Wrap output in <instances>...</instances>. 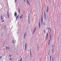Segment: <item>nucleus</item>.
<instances>
[{"instance_id": "5701e85b", "label": "nucleus", "mask_w": 61, "mask_h": 61, "mask_svg": "<svg viewBox=\"0 0 61 61\" xmlns=\"http://www.w3.org/2000/svg\"><path fill=\"white\" fill-rule=\"evenodd\" d=\"M44 32L45 34H46V31H45V30H44Z\"/></svg>"}, {"instance_id": "7c9ffc66", "label": "nucleus", "mask_w": 61, "mask_h": 61, "mask_svg": "<svg viewBox=\"0 0 61 61\" xmlns=\"http://www.w3.org/2000/svg\"><path fill=\"white\" fill-rule=\"evenodd\" d=\"M22 59H23V58H21V59L20 60V61H22Z\"/></svg>"}, {"instance_id": "a211bd4d", "label": "nucleus", "mask_w": 61, "mask_h": 61, "mask_svg": "<svg viewBox=\"0 0 61 61\" xmlns=\"http://www.w3.org/2000/svg\"><path fill=\"white\" fill-rule=\"evenodd\" d=\"M52 61H54V57H53L52 58Z\"/></svg>"}, {"instance_id": "f8f14e48", "label": "nucleus", "mask_w": 61, "mask_h": 61, "mask_svg": "<svg viewBox=\"0 0 61 61\" xmlns=\"http://www.w3.org/2000/svg\"><path fill=\"white\" fill-rule=\"evenodd\" d=\"M23 15H21L20 16V19H21V18H22V17H23Z\"/></svg>"}, {"instance_id": "f03ea898", "label": "nucleus", "mask_w": 61, "mask_h": 61, "mask_svg": "<svg viewBox=\"0 0 61 61\" xmlns=\"http://www.w3.org/2000/svg\"><path fill=\"white\" fill-rule=\"evenodd\" d=\"M27 36V34H26V32L25 33H24V34L23 37V39H25V36Z\"/></svg>"}, {"instance_id": "4468645a", "label": "nucleus", "mask_w": 61, "mask_h": 61, "mask_svg": "<svg viewBox=\"0 0 61 61\" xmlns=\"http://www.w3.org/2000/svg\"><path fill=\"white\" fill-rule=\"evenodd\" d=\"M52 58V56H51L50 57V61H51V58Z\"/></svg>"}, {"instance_id": "6ab92c4d", "label": "nucleus", "mask_w": 61, "mask_h": 61, "mask_svg": "<svg viewBox=\"0 0 61 61\" xmlns=\"http://www.w3.org/2000/svg\"><path fill=\"white\" fill-rule=\"evenodd\" d=\"M54 53V48L52 49V53Z\"/></svg>"}, {"instance_id": "4c0bfd02", "label": "nucleus", "mask_w": 61, "mask_h": 61, "mask_svg": "<svg viewBox=\"0 0 61 61\" xmlns=\"http://www.w3.org/2000/svg\"><path fill=\"white\" fill-rule=\"evenodd\" d=\"M54 45H52V47L53 48H54Z\"/></svg>"}, {"instance_id": "39448f33", "label": "nucleus", "mask_w": 61, "mask_h": 61, "mask_svg": "<svg viewBox=\"0 0 61 61\" xmlns=\"http://www.w3.org/2000/svg\"><path fill=\"white\" fill-rule=\"evenodd\" d=\"M48 34L47 33L46 35V40H47L48 38Z\"/></svg>"}, {"instance_id": "412c9836", "label": "nucleus", "mask_w": 61, "mask_h": 61, "mask_svg": "<svg viewBox=\"0 0 61 61\" xmlns=\"http://www.w3.org/2000/svg\"><path fill=\"white\" fill-rule=\"evenodd\" d=\"M6 50H7L8 49V47L7 46H6Z\"/></svg>"}, {"instance_id": "a878e982", "label": "nucleus", "mask_w": 61, "mask_h": 61, "mask_svg": "<svg viewBox=\"0 0 61 61\" xmlns=\"http://www.w3.org/2000/svg\"><path fill=\"white\" fill-rule=\"evenodd\" d=\"M50 40L51 41V36H50Z\"/></svg>"}, {"instance_id": "9b49d317", "label": "nucleus", "mask_w": 61, "mask_h": 61, "mask_svg": "<svg viewBox=\"0 0 61 61\" xmlns=\"http://www.w3.org/2000/svg\"><path fill=\"white\" fill-rule=\"evenodd\" d=\"M39 28H40V27H41V26H40V21H39Z\"/></svg>"}, {"instance_id": "2eb2a0df", "label": "nucleus", "mask_w": 61, "mask_h": 61, "mask_svg": "<svg viewBox=\"0 0 61 61\" xmlns=\"http://www.w3.org/2000/svg\"><path fill=\"white\" fill-rule=\"evenodd\" d=\"M43 24H44V26H45V25L46 24V22H45V21H44Z\"/></svg>"}, {"instance_id": "79ce46f5", "label": "nucleus", "mask_w": 61, "mask_h": 61, "mask_svg": "<svg viewBox=\"0 0 61 61\" xmlns=\"http://www.w3.org/2000/svg\"><path fill=\"white\" fill-rule=\"evenodd\" d=\"M49 52L50 53V50H49Z\"/></svg>"}, {"instance_id": "37998d69", "label": "nucleus", "mask_w": 61, "mask_h": 61, "mask_svg": "<svg viewBox=\"0 0 61 61\" xmlns=\"http://www.w3.org/2000/svg\"><path fill=\"white\" fill-rule=\"evenodd\" d=\"M17 33H18V32H17Z\"/></svg>"}, {"instance_id": "c03bdc74", "label": "nucleus", "mask_w": 61, "mask_h": 61, "mask_svg": "<svg viewBox=\"0 0 61 61\" xmlns=\"http://www.w3.org/2000/svg\"><path fill=\"white\" fill-rule=\"evenodd\" d=\"M31 14V12H30Z\"/></svg>"}, {"instance_id": "a19ab883", "label": "nucleus", "mask_w": 61, "mask_h": 61, "mask_svg": "<svg viewBox=\"0 0 61 61\" xmlns=\"http://www.w3.org/2000/svg\"><path fill=\"white\" fill-rule=\"evenodd\" d=\"M9 56H11V55H10Z\"/></svg>"}, {"instance_id": "9d476101", "label": "nucleus", "mask_w": 61, "mask_h": 61, "mask_svg": "<svg viewBox=\"0 0 61 61\" xmlns=\"http://www.w3.org/2000/svg\"><path fill=\"white\" fill-rule=\"evenodd\" d=\"M31 49H30V56H32V52H31Z\"/></svg>"}, {"instance_id": "7ed1b4c3", "label": "nucleus", "mask_w": 61, "mask_h": 61, "mask_svg": "<svg viewBox=\"0 0 61 61\" xmlns=\"http://www.w3.org/2000/svg\"><path fill=\"white\" fill-rule=\"evenodd\" d=\"M41 25H43V18H42V16H41Z\"/></svg>"}, {"instance_id": "a18cd8bd", "label": "nucleus", "mask_w": 61, "mask_h": 61, "mask_svg": "<svg viewBox=\"0 0 61 61\" xmlns=\"http://www.w3.org/2000/svg\"><path fill=\"white\" fill-rule=\"evenodd\" d=\"M18 61H19V60Z\"/></svg>"}, {"instance_id": "ddd939ff", "label": "nucleus", "mask_w": 61, "mask_h": 61, "mask_svg": "<svg viewBox=\"0 0 61 61\" xmlns=\"http://www.w3.org/2000/svg\"><path fill=\"white\" fill-rule=\"evenodd\" d=\"M50 32L49 33V34H50V33H51V28H50Z\"/></svg>"}, {"instance_id": "e433bc0d", "label": "nucleus", "mask_w": 61, "mask_h": 61, "mask_svg": "<svg viewBox=\"0 0 61 61\" xmlns=\"http://www.w3.org/2000/svg\"><path fill=\"white\" fill-rule=\"evenodd\" d=\"M48 54L49 55L50 54V52H49V53H48Z\"/></svg>"}, {"instance_id": "1a4fd4ad", "label": "nucleus", "mask_w": 61, "mask_h": 61, "mask_svg": "<svg viewBox=\"0 0 61 61\" xmlns=\"http://www.w3.org/2000/svg\"><path fill=\"white\" fill-rule=\"evenodd\" d=\"M14 16H17V13L16 12H15L14 13Z\"/></svg>"}, {"instance_id": "6e6552de", "label": "nucleus", "mask_w": 61, "mask_h": 61, "mask_svg": "<svg viewBox=\"0 0 61 61\" xmlns=\"http://www.w3.org/2000/svg\"><path fill=\"white\" fill-rule=\"evenodd\" d=\"M27 1V3L29 5H30V3L28 1V0H26Z\"/></svg>"}, {"instance_id": "0eeeda50", "label": "nucleus", "mask_w": 61, "mask_h": 61, "mask_svg": "<svg viewBox=\"0 0 61 61\" xmlns=\"http://www.w3.org/2000/svg\"><path fill=\"white\" fill-rule=\"evenodd\" d=\"M25 51H26V43L25 45Z\"/></svg>"}, {"instance_id": "4be33fe9", "label": "nucleus", "mask_w": 61, "mask_h": 61, "mask_svg": "<svg viewBox=\"0 0 61 61\" xmlns=\"http://www.w3.org/2000/svg\"><path fill=\"white\" fill-rule=\"evenodd\" d=\"M8 18H9V17H10V15L9 14H8Z\"/></svg>"}, {"instance_id": "423d86ee", "label": "nucleus", "mask_w": 61, "mask_h": 61, "mask_svg": "<svg viewBox=\"0 0 61 61\" xmlns=\"http://www.w3.org/2000/svg\"><path fill=\"white\" fill-rule=\"evenodd\" d=\"M49 11V9H48V6H47V10H46V12L47 13H48V11Z\"/></svg>"}, {"instance_id": "f3484780", "label": "nucleus", "mask_w": 61, "mask_h": 61, "mask_svg": "<svg viewBox=\"0 0 61 61\" xmlns=\"http://www.w3.org/2000/svg\"><path fill=\"white\" fill-rule=\"evenodd\" d=\"M18 16H19V15H18L16 17V20L17 19V18H18Z\"/></svg>"}, {"instance_id": "49530a36", "label": "nucleus", "mask_w": 61, "mask_h": 61, "mask_svg": "<svg viewBox=\"0 0 61 61\" xmlns=\"http://www.w3.org/2000/svg\"><path fill=\"white\" fill-rule=\"evenodd\" d=\"M12 52V53H13V52Z\"/></svg>"}, {"instance_id": "cd10ccee", "label": "nucleus", "mask_w": 61, "mask_h": 61, "mask_svg": "<svg viewBox=\"0 0 61 61\" xmlns=\"http://www.w3.org/2000/svg\"><path fill=\"white\" fill-rule=\"evenodd\" d=\"M2 56H0V59H2Z\"/></svg>"}, {"instance_id": "2f4dec72", "label": "nucleus", "mask_w": 61, "mask_h": 61, "mask_svg": "<svg viewBox=\"0 0 61 61\" xmlns=\"http://www.w3.org/2000/svg\"><path fill=\"white\" fill-rule=\"evenodd\" d=\"M5 22V20H3L2 21V22L3 23V22Z\"/></svg>"}, {"instance_id": "c756f323", "label": "nucleus", "mask_w": 61, "mask_h": 61, "mask_svg": "<svg viewBox=\"0 0 61 61\" xmlns=\"http://www.w3.org/2000/svg\"><path fill=\"white\" fill-rule=\"evenodd\" d=\"M12 44H14V41L13 40L12 41Z\"/></svg>"}, {"instance_id": "c9c22d12", "label": "nucleus", "mask_w": 61, "mask_h": 61, "mask_svg": "<svg viewBox=\"0 0 61 61\" xmlns=\"http://www.w3.org/2000/svg\"><path fill=\"white\" fill-rule=\"evenodd\" d=\"M25 0H24V2L25 3Z\"/></svg>"}, {"instance_id": "473e14b6", "label": "nucleus", "mask_w": 61, "mask_h": 61, "mask_svg": "<svg viewBox=\"0 0 61 61\" xmlns=\"http://www.w3.org/2000/svg\"><path fill=\"white\" fill-rule=\"evenodd\" d=\"M29 24H30V20H29Z\"/></svg>"}, {"instance_id": "f257e3e1", "label": "nucleus", "mask_w": 61, "mask_h": 61, "mask_svg": "<svg viewBox=\"0 0 61 61\" xmlns=\"http://www.w3.org/2000/svg\"><path fill=\"white\" fill-rule=\"evenodd\" d=\"M44 19L45 20H46V15L45 13V11L44 10Z\"/></svg>"}, {"instance_id": "b1692460", "label": "nucleus", "mask_w": 61, "mask_h": 61, "mask_svg": "<svg viewBox=\"0 0 61 61\" xmlns=\"http://www.w3.org/2000/svg\"><path fill=\"white\" fill-rule=\"evenodd\" d=\"M49 46V45H50V40H49V42L48 44Z\"/></svg>"}, {"instance_id": "de8ad7c7", "label": "nucleus", "mask_w": 61, "mask_h": 61, "mask_svg": "<svg viewBox=\"0 0 61 61\" xmlns=\"http://www.w3.org/2000/svg\"><path fill=\"white\" fill-rule=\"evenodd\" d=\"M24 14H25V13H24Z\"/></svg>"}, {"instance_id": "c85d7f7f", "label": "nucleus", "mask_w": 61, "mask_h": 61, "mask_svg": "<svg viewBox=\"0 0 61 61\" xmlns=\"http://www.w3.org/2000/svg\"><path fill=\"white\" fill-rule=\"evenodd\" d=\"M16 1H17V0H15V3H16Z\"/></svg>"}, {"instance_id": "bb28decb", "label": "nucleus", "mask_w": 61, "mask_h": 61, "mask_svg": "<svg viewBox=\"0 0 61 61\" xmlns=\"http://www.w3.org/2000/svg\"><path fill=\"white\" fill-rule=\"evenodd\" d=\"M7 15H9V12H8V11H7Z\"/></svg>"}, {"instance_id": "393cba45", "label": "nucleus", "mask_w": 61, "mask_h": 61, "mask_svg": "<svg viewBox=\"0 0 61 61\" xmlns=\"http://www.w3.org/2000/svg\"><path fill=\"white\" fill-rule=\"evenodd\" d=\"M28 19V21H30V16L29 17Z\"/></svg>"}, {"instance_id": "dca6fc26", "label": "nucleus", "mask_w": 61, "mask_h": 61, "mask_svg": "<svg viewBox=\"0 0 61 61\" xmlns=\"http://www.w3.org/2000/svg\"><path fill=\"white\" fill-rule=\"evenodd\" d=\"M18 11L19 13L20 14V9H19Z\"/></svg>"}, {"instance_id": "f704fd0d", "label": "nucleus", "mask_w": 61, "mask_h": 61, "mask_svg": "<svg viewBox=\"0 0 61 61\" xmlns=\"http://www.w3.org/2000/svg\"><path fill=\"white\" fill-rule=\"evenodd\" d=\"M6 27V26H5L4 27V29H5V28Z\"/></svg>"}, {"instance_id": "aec40b11", "label": "nucleus", "mask_w": 61, "mask_h": 61, "mask_svg": "<svg viewBox=\"0 0 61 61\" xmlns=\"http://www.w3.org/2000/svg\"><path fill=\"white\" fill-rule=\"evenodd\" d=\"M1 20H3V17L2 16L1 17Z\"/></svg>"}, {"instance_id": "72a5a7b5", "label": "nucleus", "mask_w": 61, "mask_h": 61, "mask_svg": "<svg viewBox=\"0 0 61 61\" xmlns=\"http://www.w3.org/2000/svg\"><path fill=\"white\" fill-rule=\"evenodd\" d=\"M50 28H47V29H50Z\"/></svg>"}, {"instance_id": "58836bf2", "label": "nucleus", "mask_w": 61, "mask_h": 61, "mask_svg": "<svg viewBox=\"0 0 61 61\" xmlns=\"http://www.w3.org/2000/svg\"><path fill=\"white\" fill-rule=\"evenodd\" d=\"M38 49H39V48H38Z\"/></svg>"}, {"instance_id": "20e7f679", "label": "nucleus", "mask_w": 61, "mask_h": 61, "mask_svg": "<svg viewBox=\"0 0 61 61\" xmlns=\"http://www.w3.org/2000/svg\"><path fill=\"white\" fill-rule=\"evenodd\" d=\"M36 28L35 27L33 30V35L35 34V32H36Z\"/></svg>"}, {"instance_id": "ea45409f", "label": "nucleus", "mask_w": 61, "mask_h": 61, "mask_svg": "<svg viewBox=\"0 0 61 61\" xmlns=\"http://www.w3.org/2000/svg\"><path fill=\"white\" fill-rule=\"evenodd\" d=\"M11 59H12L11 58H10V61H11Z\"/></svg>"}]
</instances>
